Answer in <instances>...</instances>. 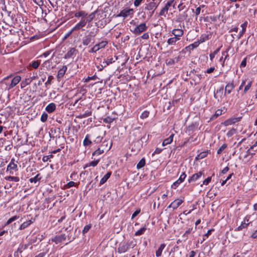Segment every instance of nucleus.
Returning <instances> with one entry per match:
<instances>
[{"label": "nucleus", "instance_id": "obj_1", "mask_svg": "<svg viewBox=\"0 0 257 257\" xmlns=\"http://www.w3.org/2000/svg\"><path fill=\"white\" fill-rule=\"evenodd\" d=\"M13 76L12 74L8 76L5 77L3 80V82L6 85L8 86V89L9 90L13 88L15 86H16L21 81V77L20 76L17 75L14 77L11 80V82L9 81V79Z\"/></svg>", "mask_w": 257, "mask_h": 257}, {"label": "nucleus", "instance_id": "obj_2", "mask_svg": "<svg viewBox=\"0 0 257 257\" xmlns=\"http://www.w3.org/2000/svg\"><path fill=\"white\" fill-rule=\"evenodd\" d=\"M159 3L160 2L158 3L156 2H151L145 5L144 9L148 11L147 15L148 19L152 18L155 12V11L158 7Z\"/></svg>", "mask_w": 257, "mask_h": 257}, {"label": "nucleus", "instance_id": "obj_3", "mask_svg": "<svg viewBox=\"0 0 257 257\" xmlns=\"http://www.w3.org/2000/svg\"><path fill=\"white\" fill-rule=\"evenodd\" d=\"M98 31V29H96L95 33L93 32H90V33L85 36L82 40V44L84 46H87L89 44L91 41L93 40V38L95 36L96 34L97 33Z\"/></svg>", "mask_w": 257, "mask_h": 257}, {"label": "nucleus", "instance_id": "obj_4", "mask_svg": "<svg viewBox=\"0 0 257 257\" xmlns=\"http://www.w3.org/2000/svg\"><path fill=\"white\" fill-rule=\"evenodd\" d=\"M134 10L133 9L125 8L122 11L116 16V17H123L126 18L129 16H132L134 14Z\"/></svg>", "mask_w": 257, "mask_h": 257}, {"label": "nucleus", "instance_id": "obj_5", "mask_svg": "<svg viewBox=\"0 0 257 257\" xmlns=\"http://www.w3.org/2000/svg\"><path fill=\"white\" fill-rule=\"evenodd\" d=\"M147 28L146 23H143L137 26L132 32L134 34L138 35L146 31Z\"/></svg>", "mask_w": 257, "mask_h": 257}, {"label": "nucleus", "instance_id": "obj_6", "mask_svg": "<svg viewBox=\"0 0 257 257\" xmlns=\"http://www.w3.org/2000/svg\"><path fill=\"white\" fill-rule=\"evenodd\" d=\"M87 23L86 19L81 18V21L73 28L71 31H77L82 29L85 26Z\"/></svg>", "mask_w": 257, "mask_h": 257}, {"label": "nucleus", "instance_id": "obj_7", "mask_svg": "<svg viewBox=\"0 0 257 257\" xmlns=\"http://www.w3.org/2000/svg\"><path fill=\"white\" fill-rule=\"evenodd\" d=\"M173 0H171L168 1L166 4L165 7L161 10L160 12L159 15L161 16L166 17V15L168 13V11L170 7L172 6V3H173Z\"/></svg>", "mask_w": 257, "mask_h": 257}, {"label": "nucleus", "instance_id": "obj_8", "mask_svg": "<svg viewBox=\"0 0 257 257\" xmlns=\"http://www.w3.org/2000/svg\"><path fill=\"white\" fill-rule=\"evenodd\" d=\"M241 117H231L225 121H224L222 124L224 126H228L235 123L240 120Z\"/></svg>", "mask_w": 257, "mask_h": 257}, {"label": "nucleus", "instance_id": "obj_9", "mask_svg": "<svg viewBox=\"0 0 257 257\" xmlns=\"http://www.w3.org/2000/svg\"><path fill=\"white\" fill-rule=\"evenodd\" d=\"M107 44L106 41H102L96 44L89 51L90 53H95L98 51L99 49L104 48Z\"/></svg>", "mask_w": 257, "mask_h": 257}, {"label": "nucleus", "instance_id": "obj_10", "mask_svg": "<svg viewBox=\"0 0 257 257\" xmlns=\"http://www.w3.org/2000/svg\"><path fill=\"white\" fill-rule=\"evenodd\" d=\"M15 159L13 158L11 159L10 163L7 166V171H10V174H13V170L17 171L18 166L16 163H15Z\"/></svg>", "mask_w": 257, "mask_h": 257}, {"label": "nucleus", "instance_id": "obj_11", "mask_svg": "<svg viewBox=\"0 0 257 257\" xmlns=\"http://www.w3.org/2000/svg\"><path fill=\"white\" fill-rule=\"evenodd\" d=\"M66 239V236L64 234L57 235L52 238V241L55 242L56 243H58L64 241Z\"/></svg>", "mask_w": 257, "mask_h": 257}, {"label": "nucleus", "instance_id": "obj_12", "mask_svg": "<svg viewBox=\"0 0 257 257\" xmlns=\"http://www.w3.org/2000/svg\"><path fill=\"white\" fill-rule=\"evenodd\" d=\"M183 202L181 199H177L175 200L169 206V208H172L173 209H177Z\"/></svg>", "mask_w": 257, "mask_h": 257}, {"label": "nucleus", "instance_id": "obj_13", "mask_svg": "<svg viewBox=\"0 0 257 257\" xmlns=\"http://www.w3.org/2000/svg\"><path fill=\"white\" fill-rule=\"evenodd\" d=\"M183 33V31L180 29H175L172 31V34L174 36V37H178V38H180L182 37Z\"/></svg>", "mask_w": 257, "mask_h": 257}, {"label": "nucleus", "instance_id": "obj_14", "mask_svg": "<svg viewBox=\"0 0 257 257\" xmlns=\"http://www.w3.org/2000/svg\"><path fill=\"white\" fill-rule=\"evenodd\" d=\"M234 87H235V86L233 82L227 83L225 87V94L226 93L230 94L231 93V91L234 88Z\"/></svg>", "mask_w": 257, "mask_h": 257}, {"label": "nucleus", "instance_id": "obj_15", "mask_svg": "<svg viewBox=\"0 0 257 257\" xmlns=\"http://www.w3.org/2000/svg\"><path fill=\"white\" fill-rule=\"evenodd\" d=\"M203 174V172L202 171H200L198 173H197L194 175H193L188 180L189 182H191L192 181L194 182L198 180Z\"/></svg>", "mask_w": 257, "mask_h": 257}, {"label": "nucleus", "instance_id": "obj_16", "mask_svg": "<svg viewBox=\"0 0 257 257\" xmlns=\"http://www.w3.org/2000/svg\"><path fill=\"white\" fill-rule=\"evenodd\" d=\"M56 104L54 103L49 104L46 107V110L49 113H52L56 109Z\"/></svg>", "mask_w": 257, "mask_h": 257}, {"label": "nucleus", "instance_id": "obj_17", "mask_svg": "<svg viewBox=\"0 0 257 257\" xmlns=\"http://www.w3.org/2000/svg\"><path fill=\"white\" fill-rule=\"evenodd\" d=\"M77 51L76 49L74 48H71L65 54L64 56L65 59H68L71 58Z\"/></svg>", "mask_w": 257, "mask_h": 257}, {"label": "nucleus", "instance_id": "obj_18", "mask_svg": "<svg viewBox=\"0 0 257 257\" xmlns=\"http://www.w3.org/2000/svg\"><path fill=\"white\" fill-rule=\"evenodd\" d=\"M67 69V66H63V67L59 70L58 74H57V78H62V77H63L64 74H65V72H66Z\"/></svg>", "mask_w": 257, "mask_h": 257}, {"label": "nucleus", "instance_id": "obj_19", "mask_svg": "<svg viewBox=\"0 0 257 257\" xmlns=\"http://www.w3.org/2000/svg\"><path fill=\"white\" fill-rule=\"evenodd\" d=\"M174 136V134H172L169 138L165 139L162 143V146H165L167 145L170 144L173 141Z\"/></svg>", "mask_w": 257, "mask_h": 257}, {"label": "nucleus", "instance_id": "obj_20", "mask_svg": "<svg viewBox=\"0 0 257 257\" xmlns=\"http://www.w3.org/2000/svg\"><path fill=\"white\" fill-rule=\"evenodd\" d=\"M180 40V38H178V37H172L169 38L167 41V43L169 45H174L176 44V43L178 41Z\"/></svg>", "mask_w": 257, "mask_h": 257}, {"label": "nucleus", "instance_id": "obj_21", "mask_svg": "<svg viewBox=\"0 0 257 257\" xmlns=\"http://www.w3.org/2000/svg\"><path fill=\"white\" fill-rule=\"evenodd\" d=\"M87 15L88 14L86 12L84 11H81L75 13L74 16L76 18L81 17L83 19H85V18L87 16Z\"/></svg>", "mask_w": 257, "mask_h": 257}, {"label": "nucleus", "instance_id": "obj_22", "mask_svg": "<svg viewBox=\"0 0 257 257\" xmlns=\"http://www.w3.org/2000/svg\"><path fill=\"white\" fill-rule=\"evenodd\" d=\"M165 246H166V244H164V243L161 244L160 245V246H159V248L158 249V250L156 252V256L159 257V256H161L162 253V251L164 249Z\"/></svg>", "mask_w": 257, "mask_h": 257}, {"label": "nucleus", "instance_id": "obj_23", "mask_svg": "<svg viewBox=\"0 0 257 257\" xmlns=\"http://www.w3.org/2000/svg\"><path fill=\"white\" fill-rule=\"evenodd\" d=\"M111 175V172H107L104 176L101 179L100 181V184L102 185L105 183L106 181L108 180V179L110 177Z\"/></svg>", "mask_w": 257, "mask_h": 257}, {"label": "nucleus", "instance_id": "obj_24", "mask_svg": "<svg viewBox=\"0 0 257 257\" xmlns=\"http://www.w3.org/2000/svg\"><path fill=\"white\" fill-rule=\"evenodd\" d=\"M250 222H245V221L242 222L241 225L239 226L235 230L236 231H240L243 229V228H246L247 227L248 225Z\"/></svg>", "mask_w": 257, "mask_h": 257}, {"label": "nucleus", "instance_id": "obj_25", "mask_svg": "<svg viewBox=\"0 0 257 257\" xmlns=\"http://www.w3.org/2000/svg\"><path fill=\"white\" fill-rule=\"evenodd\" d=\"M118 252L120 253L124 252L128 249V245L124 244H122L118 247Z\"/></svg>", "mask_w": 257, "mask_h": 257}, {"label": "nucleus", "instance_id": "obj_26", "mask_svg": "<svg viewBox=\"0 0 257 257\" xmlns=\"http://www.w3.org/2000/svg\"><path fill=\"white\" fill-rule=\"evenodd\" d=\"M98 12V10H97L95 11L94 12L91 13L90 14H89V16H88V18L86 19V20L87 21V22H90L91 21H92L95 16L96 13H97Z\"/></svg>", "mask_w": 257, "mask_h": 257}, {"label": "nucleus", "instance_id": "obj_27", "mask_svg": "<svg viewBox=\"0 0 257 257\" xmlns=\"http://www.w3.org/2000/svg\"><path fill=\"white\" fill-rule=\"evenodd\" d=\"M6 180L10 181H15V182H19L20 179L18 177H14V176H7L5 178Z\"/></svg>", "mask_w": 257, "mask_h": 257}, {"label": "nucleus", "instance_id": "obj_28", "mask_svg": "<svg viewBox=\"0 0 257 257\" xmlns=\"http://www.w3.org/2000/svg\"><path fill=\"white\" fill-rule=\"evenodd\" d=\"M40 64V61L37 60V61H32L30 64V66L32 67L34 69H37L39 67V65Z\"/></svg>", "mask_w": 257, "mask_h": 257}, {"label": "nucleus", "instance_id": "obj_29", "mask_svg": "<svg viewBox=\"0 0 257 257\" xmlns=\"http://www.w3.org/2000/svg\"><path fill=\"white\" fill-rule=\"evenodd\" d=\"M90 136L87 135L83 141V145L85 146H88L91 144V141L89 139Z\"/></svg>", "mask_w": 257, "mask_h": 257}, {"label": "nucleus", "instance_id": "obj_30", "mask_svg": "<svg viewBox=\"0 0 257 257\" xmlns=\"http://www.w3.org/2000/svg\"><path fill=\"white\" fill-rule=\"evenodd\" d=\"M246 26H247V22H245L241 25L242 29H241V31H240L239 32V38H240L242 36V35L245 33Z\"/></svg>", "mask_w": 257, "mask_h": 257}, {"label": "nucleus", "instance_id": "obj_31", "mask_svg": "<svg viewBox=\"0 0 257 257\" xmlns=\"http://www.w3.org/2000/svg\"><path fill=\"white\" fill-rule=\"evenodd\" d=\"M32 223L31 220L24 222L20 227V229L23 230L27 227Z\"/></svg>", "mask_w": 257, "mask_h": 257}, {"label": "nucleus", "instance_id": "obj_32", "mask_svg": "<svg viewBox=\"0 0 257 257\" xmlns=\"http://www.w3.org/2000/svg\"><path fill=\"white\" fill-rule=\"evenodd\" d=\"M104 152V150L103 149H101V148H98L95 151H94L93 154L92 156H99L102 154Z\"/></svg>", "mask_w": 257, "mask_h": 257}, {"label": "nucleus", "instance_id": "obj_33", "mask_svg": "<svg viewBox=\"0 0 257 257\" xmlns=\"http://www.w3.org/2000/svg\"><path fill=\"white\" fill-rule=\"evenodd\" d=\"M145 159L144 158L142 159L137 164V168L139 169L143 168L145 165Z\"/></svg>", "mask_w": 257, "mask_h": 257}, {"label": "nucleus", "instance_id": "obj_34", "mask_svg": "<svg viewBox=\"0 0 257 257\" xmlns=\"http://www.w3.org/2000/svg\"><path fill=\"white\" fill-rule=\"evenodd\" d=\"M146 229H147V228L145 226L141 228L140 229H139V230H138L136 232L135 235L139 236V235L143 234L145 232V231L146 230Z\"/></svg>", "mask_w": 257, "mask_h": 257}, {"label": "nucleus", "instance_id": "obj_35", "mask_svg": "<svg viewBox=\"0 0 257 257\" xmlns=\"http://www.w3.org/2000/svg\"><path fill=\"white\" fill-rule=\"evenodd\" d=\"M236 130L235 128H232L227 133L226 136L228 138L231 137L233 135L236 134Z\"/></svg>", "mask_w": 257, "mask_h": 257}, {"label": "nucleus", "instance_id": "obj_36", "mask_svg": "<svg viewBox=\"0 0 257 257\" xmlns=\"http://www.w3.org/2000/svg\"><path fill=\"white\" fill-rule=\"evenodd\" d=\"M113 62H114V61L113 60L112 58L107 59V60H106L103 62V65H102V66L105 67V66L108 65L109 64H111Z\"/></svg>", "mask_w": 257, "mask_h": 257}, {"label": "nucleus", "instance_id": "obj_37", "mask_svg": "<svg viewBox=\"0 0 257 257\" xmlns=\"http://www.w3.org/2000/svg\"><path fill=\"white\" fill-rule=\"evenodd\" d=\"M39 174H37L35 177L33 178H31L29 179V181L31 183H36L40 179V178L39 177Z\"/></svg>", "mask_w": 257, "mask_h": 257}, {"label": "nucleus", "instance_id": "obj_38", "mask_svg": "<svg viewBox=\"0 0 257 257\" xmlns=\"http://www.w3.org/2000/svg\"><path fill=\"white\" fill-rule=\"evenodd\" d=\"M99 162V159H97L96 160H94V161L90 162L88 164H87L86 165V167H88V166L95 167L98 164Z\"/></svg>", "mask_w": 257, "mask_h": 257}, {"label": "nucleus", "instance_id": "obj_39", "mask_svg": "<svg viewBox=\"0 0 257 257\" xmlns=\"http://www.w3.org/2000/svg\"><path fill=\"white\" fill-rule=\"evenodd\" d=\"M220 48H218L215 51H214L213 53H210L209 55L210 60L211 61L213 60V58L215 57V56L218 53V52L219 51Z\"/></svg>", "mask_w": 257, "mask_h": 257}, {"label": "nucleus", "instance_id": "obj_40", "mask_svg": "<svg viewBox=\"0 0 257 257\" xmlns=\"http://www.w3.org/2000/svg\"><path fill=\"white\" fill-rule=\"evenodd\" d=\"M18 218H19V216H17V215H15L14 216H13L12 217L10 218L7 222V223H6V225H9L11 223H12V222H13L14 221L16 220V219H17Z\"/></svg>", "mask_w": 257, "mask_h": 257}, {"label": "nucleus", "instance_id": "obj_41", "mask_svg": "<svg viewBox=\"0 0 257 257\" xmlns=\"http://www.w3.org/2000/svg\"><path fill=\"white\" fill-rule=\"evenodd\" d=\"M91 225L90 224L85 226L82 230V233L83 234L86 233L89 231V230L91 228Z\"/></svg>", "mask_w": 257, "mask_h": 257}, {"label": "nucleus", "instance_id": "obj_42", "mask_svg": "<svg viewBox=\"0 0 257 257\" xmlns=\"http://www.w3.org/2000/svg\"><path fill=\"white\" fill-rule=\"evenodd\" d=\"M113 120H114V118H113L110 116H107L103 119V121L107 123H110L112 122Z\"/></svg>", "mask_w": 257, "mask_h": 257}, {"label": "nucleus", "instance_id": "obj_43", "mask_svg": "<svg viewBox=\"0 0 257 257\" xmlns=\"http://www.w3.org/2000/svg\"><path fill=\"white\" fill-rule=\"evenodd\" d=\"M47 118H48V114L44 112L41 115V120L42 122H44L47 120Z\"/></svg>", "mask_w": 257, "mask_h": 257}, {"label": "nucleus", "instance_id": "obj_44", "mask_svg": "<svg viewBox=\"0 0 257 257\" xmlns=\"http://www.w3.org/2000/svg\"><path fill=\"white\" fill-rule=\"evenodd\" d=\"M227 147V145L224 144L222 145L219 149L217 150V154H220Z\"/></svg>", "mask_w": 257, "mask_h": 257}, {"label": "nucleus", "instance_id": "obj_45", "mask_svg": "<svg viewBox=\"0 0 257 257\" xmlns=\"http://www.w3.org/2000/svg\"><path fill=\"white\" fill-rule=\"evenodd\" d=\"M77 185L76 184V183L73 182V181H70L69 182H68L66 185V188H69L71 187H73V186H76Z\"/></svg>", "mask_w": 257, "mask_h": 257}, {"label": "nucleus", "instance_id": "obj_46", "mask_svg": "<svg viewBox=\"0 0 257 257\" xmlns=\"http://www.w3.org/2000/svg\"><path fill=\"white\" fill-rule=\"evenodd\" d=\"M53 76H52V75H50L48 77V80L47 81H46V82L45 83V85L46 86H47V85H50L52 83V80L53 79Z\"/></svg>", "mask_w": 257, "mask_h": 257}, {"label": "nucleus", "instance_id": "obj_47", "mask_svg": "<svg viewBox=\"0 0 257 257\" xmlns=\"http://www.w3.org/2000/svg\"><path fill=\"white\" fill-rule=\"evenodd\" d=\"M31 82V81L29 80V79H26L25 81H23L21 83V88H23L26 85L30 84Z\"/></svg>", "mask_w": 257, "mask_h": 257}, {"label": "nucleus", "instance_id": "obj_48", "mask_svg": "<svg viewBox=\"0 0 257 257\" xmlns=\"http://www.w3.org/2000/svg\"><path fill=\"white\" fill-rule=\"evenodd\" d=\"M149 113H150L148 111H144L141 115V118L142 119H144L148 117L149 116Z\"/></svg>", "mask_w": 257, "mask_h": 257}, {"label": "nucleus", "instance_id": "obj_49", "mask_svg": "<svg viewBox=\"0 0 257 257\" xmlns=\"http://www.w3.org/2000/svg\"><path fill=\"white\" fill-rule=\"evenodd\" d=\"M251 85H252V82L249 81L248 84L244 87V93H246L250 89Z\"/></svg>", "mask_w": 257, "mask_h": 257}, {"label": "nucleus", "instance_id": "obj_50", "mask_svg": "<svg viewBox=\"0 0 257 257\" xmlns=\"http://www.w3.org/2000/svg\"><path fill=\"white\" fill-rule=\"evenodd\" d=\"M228 50H229V48H228L226 51L222 52V55L225 56L224 59L223 61L222 66L224 65V63L225 60L228 57V55L227 54Z\"/></svg>", "mask_w": 257, "mask_h": 257}, {"label": "nucleus", "instance_id": "obj_51", "mask_svg": "<svg viewBox=\"0 0 257 257\" xmlns=\"http://www.w3.org/2000/svg\"><path fill=\"white\" fill-rule=\"evenodd\" d=\"M96 78V75H94L93 76H91V77H87V78H86L84 81L85 82H89L90 80H95Z\"/></svg>", "mask_w": 257, "mask_h": 257}, {"label": "nucleus", "instance_id": "obj_52", "mask_svg": "<svg viewBox=\"0 0 257 257\" xmlns=\"http://www.w3.org/2000/svg\"><path fill=\"white\" fill-rule=\"evenodd\" d=\"M34 2L39 6L43 5V0H33Z\"/></svg>", "mask_w": 257, "mask_h": 257}, {"label": "nucleus", "instance_id": "obj_53", "mask_svg": "<svg viewBox=\"0 0 257 257\" xmlns=\"http://www.w3.org/2000/svg\"><path fill=\"white\" fill-rule=\"evenodd\" d=\"M211 177H209L208 178H207L203 182V184H204V185H208L211 181Z\"/></svg>", "mask_w": 257, "mask_h": 257}, {"label": "nucleus", "instance_id": "obj_54", "mask_svg": "<svg viewBox=\"0 0 257 257\" xmlns=\"http://www.w3.org/2000/svg\"><path fill=\"white\" fill-rule=\"evenodd\" d=\"M143 1L144 0H135L134 2V6L136 7H139Z\"/></svg>", "mask_w": 257, "mask_h": 257}, {"label": "nucleus", "instance_id": "obj_55", "mask_svg": "<svg viewBox=\"0 0 257 257\" xmlns=\"http://www.w3.org/2000/svg\"><path fill=\"white\" fill-rule=\"evenodd\" d=\"M140 212V210H137L135 211L132 216V219L134 218L135 217H136Z\"/></svg>", "mask_w": 257, "mask_h": 257}, {"label": "nucleus", "instance_id": "obj_56", "mask_svg": "<svg viewBox=\"0 0 257 257\" xmlns=\"http://www.w3.org/2000/svg\"><path fill=\"white\" fill-rule=\"evenodd\" d=\"M141 38L143 39H148L149 38V34L148 33H145L141 36Z\"/></svg>", "mask_w": 257, "mask_h": 257}, {"label": "nucleus", "instance_id": "obj_57", "mask_svg": "<svg viewBox=\"0 0 257 257\" xmlns=\"http://www.w3.org/2000/svg\"><path fill=\"white\" fill-rule=\"evenodd\" d=\"M91 115V112L87 111L85 112V113L84 114H82V116L83 117H85L89 116Z\"/></svg>", "mask_w": 257, "mask_h": 257}, {"label": "nucleus", "instance_id": "obj_58", "mask_svg": "<svg viewBox=\"0 0 257 257\" xmlns=\"http://www.w3.org/2000/svg\"><path fill=\"white\" fill-rule=\"evenodd\" d=\"M246 58H244L241 62L240 64L241 67H244L246 66Z\"/></svg>", "mask_w": 257, "mask_h": 257}, {"label": "nucleus", "instance_id": "obj_59", "mask_svg": "<svg viewBox=\"0 0 257 257\" xmlns=\"http://www.w3.org/2000/svg\"><path fill=\"white\" fill-rule=\"evenodd\" d=\"M186 177V175L185 174V172H183L180 176L179 179H181L182 181H184Z\"/></svg>", "mask_w": 257, "mask_h": 257}, {"label": "nucleus", "instance_id": "obj_60", "mask_svg": "<svg viewBox=\"0 0 257 257\" xmlns=\"http://www.w3.org/2000/svg\"><path fill=\"white\" fill-rule=\"evenodd\" d=\"M201 8L200 7H198L196 9L195 11V14L196 16H198L200 13Z\"/></svg>", "mask_w": 257, "mask_h": 257}, {"label": "nucleus", "instance_id": "obj_61", "mask_svg": "<svg viewBox=\"0 0 257 257\" xmlns=\"http://www.w3.org/2000/svg\"><path fill=\"white\" fill-rule=\"evenodd\" d=\"M198 42H195L194 43L191 44L189 47H192V48L193 49L198 47Z\"/></svg>", "mask_w": 257, "mask_h": 257}, {"label": "nucleus", "instance_id": "obj_62", "mask_svg": "<svg viewBox=\"0 0 257 257\" xmlns=\"http://www.w3.org/2000/svg\"><path fill=\"white\" fill-rule=\"evenodd\" d=\"M180 184V183H179V182L177 180L176 182H175L173 185L172 186V188H174V189H175L178 186V185Z\"/></svg>", "mask_w": 257, "mask_h": 257}, {"label": "nucleus", "instance_id": "obj_63", "mask_svg": "<svg viewBox=\"0 0 257 257\" xmlns=\"http://www.w3.org/2000/svg\"><path fill=\"white\" fill-rule=\"evenodd\" d=\"M215 68L214 67H210L206 70V73H210L214 71Z\"/></svg>", "mask_w": 257, "mask_h": 257}, {"label": "nucleus", "instance_id": "obj_64", "mask_svg": "<svg viewBox=\"0 0 257 257\" xmlns=\"http://www.w3.org/2000/svg\"><path fill=\"white\" fill-rule=\"evenodd\" d=\"M196 255L195 251L192 250L189 253V257H194Z\"/></svg>", "mask_w": 257, "mask_h": 257}]
</instances>
